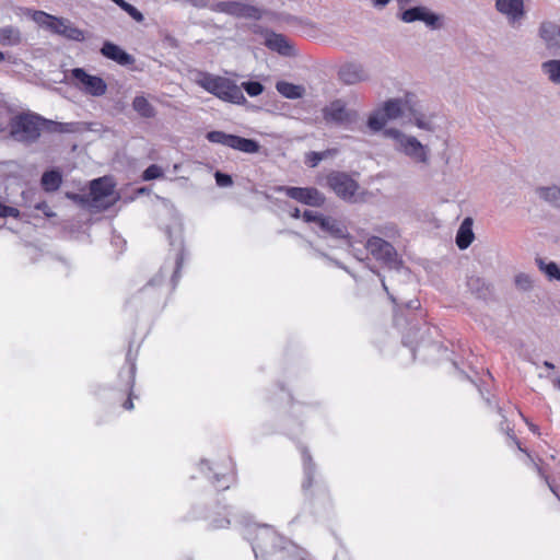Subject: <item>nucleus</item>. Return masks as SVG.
I'll return each instance as SVG.
<instances>
[{"label":"nucleus","mask_w":560,"mask_h":560,"mask_svg":"<svg viewBox=\"0 0 560 560\" xmlns=\"http://www.w3.org/2000/svg\"><path fill=\"white\" fill-rule=\"evenodd\" d=\"M384 137L393 141V148L397 153L408 158L417 165L429 166L431 149L416 136L406 133L396 127H390L384 130Z\"/></svg>","instance_id":"1"},{"label":"nucleus","mask_w":560,"mask_h":560,"mask_svg":"<svg viewBox=\"0 0 560 560\" xmlns=\"http://www.w3.org/2000/svg\"><path fill=\"white\" fill-rule=\"evenodd\" d=\"M55 122L34 113H22L13 116L9 122V135L18 142L32 144L38 140L44 128L51 129Z\"/></svg>","instance_id":"2"},{"label":"nucleus","mask_w":560,"mask_h":560,"mask_svg":"<svg viewBox=\"0 0 560 560\" xmlns=\"http://www.w3.org/2000/svg\"><path fill=\"white\" fill-rule=\"evenodd\" d=\"M195 82L205 91L224 102L233 104H243L246 102L242 88L229 78L215 75L206 71H198L196 73Z\"/></svg>","instance_id":"3"},{"label":"nucleus","mask_w":560,"mask_h":560,"mask_svg":"<svg viewBox=\"0 0 560 560\" xmlns=\"http://www.w3.org/2000/svg\"><path fill=\"white\" fill-rule=\"evenodd\" d=\"M281 541L282 538L271 527L266 525L258 527L252 542L256 559L259 556L270 555L271 560H298L296 557L289 555L287 547L279 548Z\"/></svg>","instance_id":"4"},{"label":"nucleus","mask_w":560,"mask_h":560,"mask_svg":"<svg viewBox=\"0 0 560 560\" xmlns=\"http://www.w3.org/2000/svg\"><path fill=\"white\" fill-rule=\"evenodd\" d=\"M439 120V112L421 102L415 95L408 114L407 122L420 130L433 133L440 128Z\"/></svg>","instance_id":"5"},{"label":"nucleus","mask_w":560,"mask_h":560,"mask_svg":"<svg viewBox=\"0 0 560 560\" xmlns=\"http://www.w3.org/2000/svg\"><path fill=\"white\" fill-rule=\"evenodd\" d=\"M117 199L118 197L115 195V184L110 177L104 176L91 182L89 202L92 208L106 210L112 207Z\"/></svg>","instance_id":"6"},{"label":"nucleus","mask_w":560,"mask_h":560,"mask_svg":"<svg viewBox=\"0 0 560 560\" xmlns=\"http://www.w3.org/2000/svg\"><path fill=\"white\" fill-rule=\"evenodd\" d=\"M67 79L71 85L91 96H102L107 91V84L101 77L89 74L83 68L72 69Z\"/></svg>","instance_id":"7"},{"label":"nucleus","mask_w":560,"mask_h":560,"mask_svg":"<svg viewBox=\"0 0 560 560\" xmlns=\"http://www.w3.org/2000/svg\"><path fill=\"white\" fill-rule=\"evenodd\" d=\"M206 138L211 143L221 144L248 154L257 153L260 149V144L256 140L225 133L219 130L209 131Z\"/></svg>","instance_id":"8"},{"label":"nucleus","mask_w":560,"mask_h":560,"mask_svg":"<svg viewBox=\"0 0 560 560\" xmlns=\"http://www.w3.org/2000/svg\"><path fill=\"white\" fill-rule=\"evenodd\" d=\"M397 18L404 23L422 22L431 30L442 27V16L424 5H416L397 13Z\"/></svg>","instance_id":"9"},{"label":"nucleus","mask_w":560,"mask_h":560,"mask_svg":"<svg viewBox=\"0 0 560 560\" xmlns=\"http://www.w3.org/2000/svg\"><path fill=\"white\" fill-rule=\"evenodd\" d=\"M537 38L549 55L560 57V23L542 20L537 27Z\"/></svg>","instance_id":"10"},{"label":"nucleus","mask_w":560,"mask_h":560,"mask_svg":"<svg viewBox=\"0 0 560 560\" xmlns=\"http://www.w3.org/2000/svg\"><path fill=\"white\" fill-rule=\"evenodd\" d=\"M276 191L284 192L288 197L311 207H320L325 202L324 195L314 187L279 186Z\"/></svg>","instance_id":"11"},{"label":"nucleus","mask_w":560,"mask_h":560,"mask_svg":"<svg viewBox=\"0 0 560 560\" xmlns=\"http://www.w3.org/2000/svg\"><path fill=\"white\" fill-rule=\"evenodd\" d=\"M212 12L225 13L235 18L258 19L260 12L257 8L238 1H220L209 4Z\"/></svg>","instance_id":"12"},{"label":"nucleus","mask_w":560,"mask_h":560,"mask_svg":"<svg viewBox=\"0 0 560 560\" xmlns=\"http://www.w3.org/2000/svg\"><path fill=\"white\" fill-rule=\"evenodd\" d=\"M365 248L376 260L383 261L388 266H395L397 264V252L395 247L378 236H371L366 241Z\"/></svg>","instance_id":"13"},{"label":"nucleus","mask_w":560,"mask_h":560,"mask_svg":"<svg viewBox=\"0 0 560 560\" xmlns=\"http://www.w3.org/2000/svg\"><path fill=\"white\" fill-rule=\"evenodd\" d=\"M413 98L415 94L407 92L401 97L388 98L382 104V107L390 120H407Z\"/></svg>","instance_id":"14"},{"label":"nucleus","mask_w":560,"mask_h":560,"mask_svg":"<svg viewBox=\"0 0 560 560\" xmlns=\"http://www.w3.org/2000/svg\"><path fill=\"white\" fill-rule=\"evenodd\" d=\"M327 182L336 195L345 200H350L359 188L358 183L346 173H332L327 177Z\"/></svg>","instance_id":"15"},{"label":"nucleus","mask_w":560,"mask_h":560,"mask_svg":"<svg viewBox=\"0 0 560 560\" xmlns=\"http://www.w3.org/2000/svg\"><path fill=\"white\" fill-rule=\"evenodd\" d=\"M26 13L37 25L59 36H62L69 22L66 18L55 16L39 10L28 9Z\"/></svg>","instance_id":"16"},{"label":"nucleus","mask_w":560,"mask_h":560,"mask_svg":"<svg viewBox=\"0 0 560 560\" xmlns=\"http://www.w3.org/2000/svg\"><path fill=\"white\" fill-rule=\"evenodd\" d=\"M355 112L349 110L341 100L331 102L323 109V117L327 122L337 125L349 124L355 119Z\"/></svg>","instance_id":"17"},{"label":"nucleus","mask_w":560,"mask_h":560,"mask_svg":"<svg viewBox=\"0 0 560 560\" xmlns=\"http://www.w3.org/2000/svg\"><path fill=\"white\" fill-rule=\"evenodd\" d=\"M338 78L342 83L353 85L368 81L369 73L361 63L347 62L340 66L338 70Z\"/></svg>","instance_id":"18"},{"label":"nucleus","mask_w":560,"mask_h":560,"mask_svg":"<svg viewBox=\"0 0 560 560\" xmlns=\"http://www.w3.org/2000/svg\"><path fill=\"white\" fill-rule=\"evenodd\" d=\"M265 46L281 56H296L294 44L283 34L270 32L266 34Z\"/></svg>","instance_id":"19"},{"label":"nucleus","mask_w":560,"mask_h":560,"mask_svg":"<svg viewBox=\"0 0 560 560\" xmlns=\"http://www.w3.org/2000/svg\"><path fill=\"white\" fill-rule=\"evenodd\" d=\"M495 9L505 15L511 24L520 22L525 15L524 0H495Z\"/></svg>","instance_id":"20"},{"label":"nucleus","mask_w":560,"mask_h":560,"mask_svg":"<svg viewBox=\"0 0 560 560\" xmlns=\"http://www.w3.org/2000/svg\"><path fill=\"white\" fill-rule=\"evenodd\" d=\"M319 228L335 238L347 241L350 248H353L352 236L348 233L347 226L339 220L331 217L320 219Z\"/></svg>","instance_id":"21"},{"label":"nucleus","mask_w":560,"mask_h":560,"mask_svg":"<svg viewBox=\"0 0 560 560\" xmlns=\"http://www.w3.org/2000/svg\"><path fill=\"white\" fill-rule=\"evenodd\" d=\"M101 54L120 66H130L135 62V58L112 42H105L101 48Z\"/></svg>","instance_id":"22"},{"label":"nucleus","mask_w":560,"mask_h":560,"mask_svg":"<svg viewBox=\"0 0 560 560\" xmlns=\"http://www.w3.org/2000/svg\"><path fill=\"white\" fill-rule=\"evenodd\" d=\"M467 288L477 299L487 300L492 294L491 285L481 277L470 276L467 279Z\"/></svg>","instance_id":"23"},{"label":"nucleus","mask_w":560,"mask_h":560,"mask_svg":"<svg viewBox=\"0 0 560 560\" xmlns=\"http://www.w3.org/2000/svg\"><path fill=\"white\" fill-rule=\"evenodd\" d=\"M472 219L465 218L460 223L459 229L456 234V245L459 249H466L472 243L475 235L472 232Z\"/></svg>","instance_id":"24"},{"label":"nucleus","mask_w":560,"mask_h":560,"mask_svg":"<svg viewBox=\"0 0 560 560\" xmlns=\"http://www.w3.org/2000/svg\"><path fill=\"white\" fill-rule=\"evenodd\" d=\"M508 435L509 438L516 444L517 448L521 451V452H524L526 455H527V458H528V463L533 466V468L537 471V474L546 481V483L548 485L549 489L551 490V492L559 499L560 501V493L558 492V490L552 486V483L549 481V477L544 472V470L541 469V467L536 464L534 462V459L532 458L530 454L524 450L518 440L516 439V436L512 433V431H508Z\"/></svg>","instance_id":"25"},{"label":"nucleus","mask_w":560,"mask_h":560,"mask_svg":"<svg viewBox=\"0 0 560 560\" xmlns=\"http://www.w3.org/2000/svg\"><path fill=\"white\" fill-rule=\"evenodd\" d=\"M22 43V34L20 30L12 25H7L0 28V45L2 46H16Z\"/></svg>","instance_id":"26"},{"label":"nucleus","mask_w":560,"mask_h":560,"mask_svg":"<svg viewBox=\"0 0 560 560\" xmlns=\"http://www.w3.org/2000/svg\"><path fill=\"white\" fill-rule=\"evenodd\" d=\"M388 120L390 119L387 117L386 112H384V108L381 106L370 114L366 125L373 132H378L386 129L385 126Z\"/></svg>","instance_id":"27"},{"label":"nucleus","mask_w":560,"mask_h":560,"mask_svg":"<svg viewBox=\"0 0 560 560\" xmlns=\"http://www.w3.org/2000/svg\"><path fill=\"white\" fill-rule=\"evenodd\" d=\"M276 90L284 97L290 100L301 98L304 95V88L287 81H279L276 84Z\"/></svg>","instance_id":"28"},{"label":"nucleus","mask_w":560,"mask_h":560,"mask_svg":"<svg viewBox=\"0 0 560 560\" xmlns=\"http://www.w3.org/2000/svg\"><path fill=\"white\" fill-rule=\"evenodd\" d=\"M541 72L552 84H560V59L544 61L540 66Z\"/></svg>","instance_id":"29"},{"label":"nucleus","mask_w":560,"mask_h":560,"mask_svg":"<svg viewBox=\"0 0 560 560\" xmlns=\"http://www.w3.org/2000/svg\"><path fill=\"white\" fill-rule=\"evenodd\" d=\"M538 269L549 281H560V267L555 261H547L544 258H536Z\"/></svg>","instance_id":"30"},{"label":"nucleus","mask_w":560,"mask_h":560,"mask_svg":"<svg viewBox=\"0 0 560 560\" xmlns=\"http://www.w3.org/2000/svg\"><path fill=\"white\" fill-rule=\"evenodd\" d=\"M132 108L143 118L155 116V109L151 103L142 95L136 96L132 101Z\"/></svg>","instance_id":"31"},{"label":"nucleus","mask_w":560,"mask_h":560,"mask_svg":"<svg viewBox=\"0 0 560 560\" xmlns=\"http://www.w3.org/2000/svg\"><path fill=\"white\" fill-rule=\"evenodd\" d=\"M61 175L57 171L45 172L40 183L46 191H56L61 185Z\"/></svg>","instance_id":"32"},{"label":"nucleus","mask_w":560,"mask_h":560,"mask_svg":"<svg viewBox=\"0 0 560 560\" xmlns=\"http://www.w3.org/2000/svg\"><path fill=\"white\" fill-rule=\"evenodd\" d=\"M537 195L555 207L560 206V188L557 186L539 187Z\"/></svg>","instance_id":"33"},{"label":"nucleus","mask_w":560,"mask_h":560,"mask_svg":"<svg viewBox=\"0 0 560 560\" xmlns=\"http://www.w3.org/2000/svg\"><path fill=\"white\" fill-rule=\"evenodd\" d=\"M62 37H65L68 40L82 43L86 39V33L77 27L70 20L65 28V33L62 34Z\"/></svg>","instance_id":"34"},{"label":"nucleus","mask_w":560,"mask_h":560,"mask_svg":"<svg viewBox=\"0 0 560 560\" xmlns=\"http://www.w3.org/2000/svg\"><path fill=\"white\" fill-rule=\"evenodd\" d=\"M303 458H304V471H305V480L302 485L304 490H307L311 488L313 483V477H314V464L312 462V457L307 452H303Z\"/></svg>","instance_id":"35"},{"label":"nucleus","mask_w":560,"mask_h":560,"mask_svg":"<svg viewBox=\"0 0 560 560\" xmlns=\"http://www.w3.org/2000/svg\"><path fill=\"white\" fill-rule=\"evenodd\" d=\"M534 282L533 277L525 272H520L514 277L515 287L523 292L530 291L534 288Z\"/></svg>","instance_id":"36"},{"label":"nucleus","mask_w":560,"mask_h":560,"mask_svg":"<svg viewBox=\"0 0 560 560\" xmlns=\"http://www.w3.org/2000/svg\"><path fill=\"white\" fill-rule=\"evenodd\" d=\"M163 176H164V172H163L162 167L156 164H151L142 173L143 180L159 179V178H162Z\"/></svg>","instance_id":"37"},{"label":"nucleus","mask_w":560,"mask_h":560,"mask_svg":"<svg viewBox=\"0 0 560 560\" xmlns=\"http://www.w3.org/2000/svg\"><path fill=\"white\" fill-rule=\"evenodd\" d=\"M118 7L128 13L135 21L142 22L144 20L143 14L136 7L126 2L125 0H121L118 3Z\"/></svg>","instance_id":"38"},{"label":"nucleus","mask_w":560,"mask_h":560,"mask_svg":"<svg viewBox=\"0 0 560 560\" xmlns=\"http://www.w3.org/2000/svg\"><path fill=\"white\" fill-rule=\"evenodd\" d=\"M242 88L252 97L260 95L264 91V85L257 81L244 82Z\"/></svg>","instance_id":"39"},{"label":"nucleus","mask_w":560,"mask_h":560,"mask_svg":"<svg viewBox=\"0 0 560 560\" xmlns=\"http://www.w3.org/2000/svg\"><path fill=\"white\" fill-rule=\"evenodd\" d=\"M8 217L19 219L21 217V212L18 208L7 206L0 201V218Z\"/></svg>","instance_id":"40"},{"label":"nucleus","mask_w":560,"mask_h":560,"mask_svg":"<svg viewBox=\"0 0 560 560\" xmlns=\"http://www.w3.org/2000/svg\"><path fill=\"white\" fill-rule=\"evenodd\" d=\"M324 158L325 153L312 151L306 154L305 162L310 167H316Z\"/></svg>","instance_id":"41"},{"label":"nucleus","mask_w":560,"mask_h":560,"mask_svg":"<svg viewBox=\"0 0 560 560\" xmlns=\"http://www.w3.org/2000/svg\"><path fill=\"white\" fill-rule=\"evenodd\" d=\"M214 178L217 185L220 187H229L233 184L232 177L229 174L215 172Z\"/></svg>","instance_id":"42"},{"label":"nucleus","mask_w":560,"mask_h":560,"mask_svg":"<svg viewBox=\"0 0 560 560\" xmlns=\"http://www.w3.org/2000/svg\"><path fill=\"white\" fill-rule=\"evenodd\" d=\"M303 219L305 222H315L317 223L318 225L320 224V219L324 218L323 214L318 213V212H315V211H312V210H305L303 212Z\"/></svg>","instance_id":"43"},{"label":"nucleus","mask_w":560,"mask_h":560,"mask_svg":"<svg viewBox=\"0 0 560 560\" xmlns=\"http://www.w3.org/2000/svg\"><path fill=\"white\" fill-rule=\"evenodd\" d=\"M378 233L385 235L386 237L394 238L398 235V231L395 225H386L384 228L375 229Z\"/></svg>","instance_id":"44"},{"label":"nucleus","mask_w":560,"mask_h":560,"mask_svg":"<svg viewBox=\"0 0 560 560\" xmlns=\"http://www.w3.org/2000/svg\"><path fill=\"white\" fill-rule=\"evenodd\" d=\"M34 208L37 209V210H42L47 217H51L52 215V213H50L48 211L49 207H48V205L45 201L37 202L34 206Z\"/></svg>","instance_id":"45"},{"label":"nucleus","mask_w":560,"mask_h":560,"mask_svg":"<svg viewBox=\"0 0 560 560\" xmlns=\"http://www.w3.org/2000/svg\"><path fill=\"white\" fill-rule=\"evenodd\" d=\"M182 265H183V255L179 254L176 258V269H175V272H174V276H173V281H177V278H178V273H179V269L182 268Z\"/></svg>","instance_id":"46"},{"label":"nucleus","mask_w":560,"mask_h":560,"mask_svg":"<svg viewBox=\"0 0 560 560\" xmlns=\"http://www.w3.org/2000/svg\"><path fill=\"white\" fill-rule=\"evenodd\" d=\"M35 192L36 191L34 189H28V190L22 191V198L25 201V205L31 206L28 201L35 195Z\"/></svg>","instance_id":"47"},{"label":"nucleus","mask_w":560,"mask_h":560,"mask_svg":"<svg viewBox=\"0 0 560 560\" xmlns=\"http://www.w3.org/2000/svg\"><path fill=\"white\" fill-rule=\"evenodd\" d=\"M398 4L399 12L406 10L408 4L416 2L417 0H396Z\"/></svg>","instance_id":"48"},{"label":"nucleus","mask_w":560,"mask_h":560,"mask_svg":"<svg viewBox=\"0 0 560 560\" xmlns=\"http://www.w3.org/2000/svg\"><path fill=\"white\" fill-rule=\"evenodd\" d=\"M392 0H373V5L376 9L385 8Z\"/></svg>","instance_id":"49"},{"label":"nucleus","mask_w":560,"mask_h":560,"mask_svg":"<svg viewBox=\"0 0 560 560\" xmlns=\"http://www.w3.org/2000/svg\"><path fill=\"white\" fill-rule=\"evenodd\" d=\"M162 282V278L160 277H155L154 279H152L145 288H143L142 292H145L150 287L154 285L155 283H160Z\"/></svg>","instance_id":"50"},{"label":"nucleus","mask_w":560,"mask_h":560,"mask_svg":"<svg viewBox=\"0 0 560 560\" xmlns=\"http://www.w3.org/2000/svg\"><path fill=\"white\" fill-rule=\"evenodd\" d=\"M526 423H527V425H528L529 430H530L533 433L539 434V429H538V427H537L536 424H534V423H532V422H528L527 420H526Z\"/></svg>","instance_id":"51"},{"label":"nucleus","mask_w":560,"mask_h":560,"mask_svg":"<svg viewBox=\"0 0 560 560\" xmlns=\"http://www.w3.org/2000/svg\"><path fill=\"white\" fill-rule=\"evenodd\" d=\"M124 408L127 409V410H131L133 408V402L130 398H128L125 402H124Z\"/></svg>","instance_id":"52"},{"label":"nucleus","mask_w":560,"mask_h":560,"mask_svg":"<svg viewBox=\"0 0 560 560\" xmlns=\"http://www.w3.org/2000/svg\"><path fill=\"white\" fill-rule=\"evenodd\" d=\"M291 217L294 218V219H299L301 217V212H300V209L299 208H295L292 213H291Z\"/></svg>","instance_id":"53"},{"label":"nucleus","mask_w":560,"mask_h":560,"mask_svg":"<svg viewBox=\"0 0 560 560\" xmlns=\"http://www.w3.org/2000/svg\"><path fill=\"white\" fill-rule=\"evenodd\" d=\"M544 365H545L546 368H548V369H555V365H553L551 362H549V361H545V362H544Z\"/></svg>","instance_id":"54"},{"label":"nucleus","mask_w":560,"mask_h":560,"mask_svg":"<svg viewBox=\"0 0 560 560\" xmlns=\"http://www.w3.org/2000/svg\"><path fill=\"white\" fill-rule=\"evenodd\" d=\"M5 129H7L5 124L2 120H0V132H3Z\"/></svg>","instance_id":"55"},{"label":"nucleus","mask_w":560,"mask_h":560,"mask_svg":"<svg viewBox=\"0 0 560 560\" xmlns=\"http://www.w3.org/2000/svg\"><path fill=\"white\" fill-rule=\"evenodd\" d=\"M556 386L560 389V378H557L555 382Z\"/></svg>","instance_id":"56"},{"label":"nucleus","mask_w":560,"mask_h":560,"mask_svg":"<svg viewBox=\"0 0 560 560\" xmlns=\"http://www.w3.org/2000/svg\"><path fill=\"white\" fill-rule=\"evenodd\" d=\"M4 60V55L0 51V62Z\"/></svg>","instance_id":"57"},{"label":"nucleus","mask_w":560,"mask_h":560,"mask_svg":"<svg viewBox=\"0 0 560 560\" xmlns=\"http://www.w3.org/2000/svg\"><path fill=\"white\" fill-rule=\"evenodd\" d=\"M382 285H383L384 290L387 291V287H386V283L384 280H382Z\"/></svg>","instance_id":"58"},{"label":"nucleus","mask_w":560,"mask_h":560,"mask_svg":"<svg viewBox=\"0 0 560 560\" xmlns=\"http://www.w3.org/2000/svg\"><path fill=\"white\" fill-rule=\"evenodd\" d=\"M112 1L118 5V3H119L121 0H112Z\"/></svg>","instance_id":"59"},{"label":"nucleus","mask_w":560,"mask_h":560,"mask_svg":"<svg viewBox=\"0 0 560 560\" xmlns=\"http://www.w3.org/2000/svg\"><path fill=\"white\" fill-rule=\"evenodd\" d=\"M354 256H355V258H358V259H360V260L362 259V258L360 257V255H359V254H357V253L354 254Z\"/></svg>","instance_id":"60"},{"label":"nucleus","mask_w":560,"mask_h":560,"mask_svg":"<svg viewBox=\"0 0 560 560\" xmlns=\"http://www.w3.org/2000/svg\"><path fill=\"white\" fill-rule=\"evenodd\" d=\"M222 526H223V524H217V525H214V527H217V528H220V527H222Z\"/></svg>","instance_id":"61"},{"label":"nucleus","mask_w":560,"mask_h":560,"mask_svg":"<svg viewBox=\"0 0 560 560\" xmlns=\"http://www.w3.org/2000/svg\"><path fill=\"white\" fill-rule=\"evenodd\" d=\"M408 307H415V308H416V307H417V305H413L412 303H410V304L408 305Z\"/></svg>","instance_id":"62"}]
</instances>
